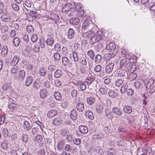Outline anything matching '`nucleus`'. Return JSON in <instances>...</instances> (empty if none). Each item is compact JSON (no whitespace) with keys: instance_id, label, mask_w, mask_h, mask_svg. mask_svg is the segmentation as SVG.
Wrapping results in <instances>:
<instances>
[{"instance_id":"obj_54","label":"nucleus","mask_w":155,"mask_h":155,"mask_svg":"<svg viewBox=\"0 0 155 155\" xmlns=\"http://www.w3.org/2000/svg\"><path fill=\"white\" fill-rule=\"evenodd\" d=\"M26 30L28 32L31 33L34 31L33 27L32 25H28L26 28Z\"/></svg>"},{"instance_id":"obj_57","label":"nucleus","mask_w":155,"mask_h":155,"mask_svg":"<svg viewBox=\"0 0 155 155\" xmlns=\"http://www.w3.org/2000/svg\"><path fill=\"white\" fill-rule=\"evenodd\" d=\"M126 92L128 95L129 96H132L134 93V90L131 88L127 90Z\"/></svg>"},{"instance_id":"obj_32","label":"nucleus","mask_w":155,"mask_h":155,"mask_svg":"<svg viewBox=\"0 0 155 155\" xmlns=\"http://www.w3.org/2000/svg\"><path fill=\"white\" fill-rule=\"evenodd\" d=\"M54 40L52 38L50 37L47 39L46 41L47 44L49 46H51L53 45L54 43Z\"/></svg>"},{"instance_id":"obj_20","label":"nucleus","mask_w":155,"mask_h":155,"mask_svg":"<svg viewBox=\"0 0 155 155\" xmlns=\"http://www.w3.org/2000/svg\"><path fill=\"white\" fill-rule=\"evenodd\" d=\"M33 78L31 76L28 77L26 79L25 84L26 86L28 87L30 86L32 83L33 81Z\"/></svg>"},{"instance_id":"obj_9","label":"nucleus","mask_w":155,"mask_h":155,"mask_svg":"<svg viewBox=\"0 0 155 155\" xmlns=\"http://www.w3.org/2000/svg\"><path fill=\"white\" fill-rule=\"evenodd\" d=\"M116 51H114L113 52H110V53L106 54L104 55L105 58L107 60H109L112 58H114L116 54Z\"/></svg>"},{"instance_id":"obj_52","label":"nucleus","mask_w":155,"mask_h":155,"mask_svg":"<svg viewBox=\"0 0 155 155\" xmlns=\"http://www.w3.org/2000/svg\"><path fill=\"white\" fill-rule=\"evenodd\" d=\"M133 63L130 62H128L125 65V68L129 70H131L132 69Z\"/></svg>"},{"instance_id":"obj_56","label":"nucleus","mask_w":155,"mask_h":155,"mask_svg":"<svg viewBox=\"0 0 155 155\" xmlns=\"http://www.w3.org/2000/svg\"><path fill=\"white\" fill-rule=\"evenodd\" d=\"M134 86L137 89H139L141 86V83L139 81H136L134 83Z\"/></svg>"},{"instance_id":"obj_58","label":"nucleus","mask_w":155,"mask_h":155,"mask_svg":"<svg viewBox=\"0 0 155 155\" xmlns=\"http://www.w3.org/2000/svg\"><path fill=\"white\" fill-rule=\"evenodd\" d=\"M54 49L55 51L57 52H59L61 51V48L60 45L56 43L54 46Z\"/></svg>"},{"instance_id":"obj_2","label":"nucleus","mask_w":155,"mask_h":155,"mask_svg":"<svg viewBox=\"0 0 155 155\" xmlns=\"http://www.w3.org/2000/svg\"><path fill=\"white\" fill-rule=\"evenodd\" d=\"M0 18L2 21L4 22H9L11 21V17L9 13L5 12L2 15Z\"/></svg>"},{"instance_id":"obj_41","label":"nucleus","mask_w":155,"mask_h":155,"mask_svg":"<svg viewBox=\"0 0 155 155\" xmlns=\"http://www.w3.org/2000/svg\"><path fill=\"white\" fill-rule=\"evenodd\" d=\"M117 74L119 76H124L126 74L125 71L124 69H121L117 71Z\"/></svg>"},{"instance_id":"obj_12","label":"nucleus","mask_w":155,"mask_h":155,"mask_svg":"<svg viewBox=\"0 0 155 155\" xmlns=\"http://www.w3.org/2000/svg\"><path fill=\"white\" fill-rule=\"evenodd\" d=\"M95 106L97 113L98 114H101L103 111V109L102 104L98 103L96 104Z\"/></svg>"},{"instance_id":"obj_46","label":"nucleus","mask_w":155,"mask_h":155,"mask_svg":"<svg viewBox=\"0 0 155 155\" xmlns=\"http://www.w3.org/2000/svg\"><path fill=\"white\" fill-rule=\"evenodd\" d=\"M123 81L120 79L117 80L115 82V88L118 87L120 86L123 83Z\"/></svg>"},{"instance_id":"obj_26","label":"nucleus","mask_w":155,"mask_h":155,"mask_svg":"<svg viewBox=\"0 0 155 155\" xmlns=\"http://www.w3.org/2000/svg\"><path fill=\"white\" fill-rule=\"evenodd\" d=\"M74 31L72 28H70L68 31V38L71 39L74 37Z\"/></svg>"},{"instance_id":"obj_49","label":"nucleus","mask_w":155,"mask_h":155,"mask_svg":"<svg viewBox=\"0 0 155 155\" xmlns=\"http://www.w3.org/2000/svg\"><path fill=\"white\" fill-rule=\"evenodd\" d=\"M67 13L69 16H71L75 15L76 12L74 10V8H72L68 11Z\"/></svg>"},{"instance_id":"obj_4","label":"nucleus","mask_w":155,"mask_h":155,"mask_svg":"<svg viewBox=\"0 0 155 155\" xmlns=\"http://www.w3.org/2000/svg\"><path fill=\"white\" fill-rule=\"evenodd\" d=\"M25 72L24 70H21L19 71L18 76H15L14 75L13 77L14 79L16 80H18L21 81L23 80L25 76Z\"/></svg>"},{"instance_id":"obj_61","label":"nucleus","mask_w":155,"mask_h":155,"mask_svg":"<svg viewBox=\"0 0 155 155\" xmlns=\"http://www.w3.org/2000/svg\"><path fill=\"white\" fill-rule=\"evenodd\" d=\"M48 69L50 71H52L56 69V66L54 65H50L48 66Z\"/></svg>"},{"instance_id":"obj_63","label":"nucleus","mask_w":155,"mask_h":155,"mask_svg":"<svg viewBox=\"0 0 155 155\" xmlns=\"http://www.w3.org/2000/svg\"><path fill=\"white\" fill-rule=\"evenodd\" d=\"M80 61H81V64L83 65H85L87 64V61L85 58L82 56L81 57L80 59Z\"/></svg>"},{"instance_id":"obj_59","label":"nucleus","mask_w":155,"mask_h":155,"mask_svg":"<svg viewBox=\"0 0 155 155\" xmlns=\"http://www.w3.org/2000/svg\"><path fill=\"white\" fill-rule=\"evenodd\" d=\"M21 140L22 142L26 143L28 140L27 136L26 135H23L21 138Z\"/></svg>"},{"instance_id":"obj_3","label":"nucleus","mask_w":155,"mask_h":155,"mask_svg":"<svg viewBox=\"0 0 155 155\" xmlns=\"http://www.w3.org/2000/svg\"><path fill=\"white\" fill-rule=\"evenodd\" d=\"M94 32L93 31L90 30L89 31L84 33L83 36L86 39L90 40V43L91 44L92 42V39L94 37Z\"/></svg>"},{"instance_id":"obj_44","label":"nucleus","mask_w":155,"mask_h":155,"mask_svg":"<svg viewBox=\"0 0 155 155\" xmlns=\"http://www.w3.org/2000/svg\"><path fill=\"white\" fill-rule=\"evenodd\" d=\"M108 94L111 98H115L117 95V93L114 91H110L108 92Z\"/></svg>"},{"instance_id":"obj_64","label":"nucleus","mask_w":155,"mask_h":155,"mask_svg":"<svg viewBox=\"0 0 155 155\" xmlns=\"http://www.w3.org/2000/svg\"><path fill=\"white\" fill-rule=\"evenodd\" d=\"M35 140L38 142H41L43 140L42 136L40 135H37L35 137Z\"/></svg>"},{"instance_id":"obj_36","label":"nucleus","mask_w":155,"mask_h":155,"mask_svg":"<svg viewBox=\"0 0 155 155\" xmlns=\"http://www.w3.org/2000/svg\"><path fill=\"white\" fill-rule=\"evenodd\" d=\"M105 115L106 117L108 119H110L113 117L112 112L108 110H105Z\"/></svg>"},{"instance_id":"obj_60","label":"nucleus","mask_w":155,"mask_h":155,"mask_svg":"<svg viewBox=\"0 0 155 155\" xmlns=\"http://www.w3.org/2000/svg\"><path fill=\"white\" fill-rule=\"evenodd\" d=\"M2 133L4 137H7L8 136V130L6 128L2 129Z\"/></svg>"},{"instance_id":"obj_47","label":"nucleus","mask_w":155,"mask_h":155,"mask_svg":"<svg viewBox=\"0 0 155 155\" xmlns=\"http://www.w3.org/2000/svg\"><path fill=\"white\" fill-rule=\"evenodd\" d=\"M87 54L91 60H93L94 59V54L92 50L89 51L87 53Z\"/></svg>"},{"instance_id":"obj_22","label":"nucleus","mask_w":155,"mask_h":155,"mask_svg":"<svg viewBox=\"0 0 155 155\" xmlns=\"http://www.w3.org/2000/svg\"><path fill=\"white\" fill-rule=\"evenodd\" d=\"M47 91L44 88L41 90L39 91L40 97L42 99L45 98L47 95Z\"/></svg>"},{"instance_id":"obj_14","label":"nucleus","mask_w":155,"mask_h":155,"mask_svg":"<svg viewBox=\"0 0 155 155\" xmlns=\"http://www.w3.org/2000/svg\"><path fill=\"white\" fill-rule=\"evenodd\" d=\"M80 132L82 134H85L88 131L87 127L84 125H80L78 127Z\"/></svg>"},{"instance_id":"obj_45","label":"nucleus","mask_w":155,"mask_h":155,"mask_svg":"<svg viewBox=\"0 0 155 155\" xmlns=\"http://www.w3.org/2000/svg\"><path fill=\"white\" fill-rule=\"evenodd\" d=\"M127 60L126 59H124L122 60L120 63V66L121 68H123L124 66L125 67V65L127 62Z\"/></svg>"},{"instance_id":"obj_8","label":"nucleus","mask_w":155,"mask_h":155,"mask_svg":"<svg viewBox=\"0 0 155 155\" xmlns=\"http://www.w3.org/2000/svg\"><path fill=\"white\" fill-rule=\"evenodd\" d=\"M72 4L70 3H68L65 4L64 6L62 8L61 10L62 12H66L72 8Z\"/></svg>"},{"instance_id":"obj_35","label":"nucleus","mask_w":155,"mask_h":155,"mask_svg":"<svg viewBox=\"0 0 155 155\" xmlns=\"http://www.w3.org/2000/svg\"><path fill=\"white\" fill-rule=\"evenodd\" d=\"M127 87L128 86L126 83L123 84L120 90V91L122 94H123L126 91H127Z\"/></svg>"},{"instance_id":"obj_13","label":"nucleus","mask_w":155,"mask_h":155,"mask_svg":"<svg viewBox=\"0 0 155 155\" xmlns=\"http://www.w3.org/2000/svg\"><path fill=\"white\" fill-rule=\"evenodd\" d=\"M69 22L71 25H75L78 24L80 22V19L78 17H75L70 19Z\"/></svg>"},{"instance_id":"obj_43","label":"nucleus","mask_w":155,"mask_h":155,"mask_svg":"<svg viewBox=\"0 0 155 155\" xmlns=\"http://www.w3.org/2000/svg\"><path fill=\"white\" fill-rule=\"evenodd\" d=\"M78 85L79 87V88L81 90H84L86 89V85L82 82H78Z\"/></svg>"},{"instance_id":"obj_23","label":"nucleus","mask_w":155,"mask_h":155,"mask_svg":"<svg viewBox=\"0 0 155 155\" xmlns=\"http://www.w3.org/2000/svg\"><path fill=\"white\" fill-rule=\"evenodd\" d=\"M70 116L72 120L74 121L76 119L77 115V111L75 109H73L71 111Z\"/></svg>"},{"instance_id":"obj_1","label":"nucleus","mask_w":155,"mask_h":155,"mask_svg":"<svg viewBox=\"0 0 155 155\" xmlns=\"http://www.w3.org/2000/svg\"><path fill=\"white\" fill-rule=\"evenodd\" d=\"M92 24L91 21L88 20H85L82 24V30L90 31L91 29Z\"/></svg>"},{"instance_id":"obj_31","label":"nucleus","mask_w":155,"mask_h":155,"mask_svg":"<svg viewBox=\"0 0 155 155\" xmlns=\"http://www.w3.org/2000/svg\"><path fill=\"white\" fill-rule=\"evenodd\" d=\"M62 121V119L61 118H57L53 120V124L55 125H59L61 124Z\"/></svg>"},{"instance_id":"obj_42","label":"nucleus","mask_w":155,"mask_h":155,"mask_svg":"<svg viewBox=\"0 0 155 155\" xmlns=\"http://www.w3.org/2000/svg\"><path fill=\"white\" fill-rule=\"evenodd\" d=\"M31 51V50L25 49L23 51V53L25 56L29 57H30Z\"/></svg>"},{"instance_id":"obj_53","label":"nucleus","mask_w":155,"mask_h":155,"mask_svg":"<svg viewBox=\"0 0 155 155\" xmlns=\"http://www.w3.org/2000/svg\"><path fill=\"white\" fill-rule=\"evenodd\" d=\"M33 51L35 53L38 52L40 51L39 46L37 44H35L33 48Z\"/></svg>"},{"instance_id":"obj_55","label":"nucleus","mask_w":155,"mask_h":155,"mask_svg":"<svg viewBox=\"0 0 155 155\" xmlns=\"http://www.w3.org/2000/svg\"><path fill=\"white\" fill-rule=\"evenodd\" d=\"M60 55L58 53H55L54 54V58L55 61H58L60 60Z\"/></svg>"},{"instance_id":"obj_17","label":"nucleus","mask_w":155,"mask_h":155,"mask_svg":"<svg viewBox=\"0 0 155 155\" xmlns=\"http://www.w3.org/2000/svg\"><path fill=\"white\" fill-rule=\"evenodd\" d=\"M57 114V111L55 110H49L47 113V116L49 118L52 117Z\"/></svg>"},{"instance_id":"obj_10","label":"nucleus","mask_w":155,"mask_h":155,"mask_svg":"<svg viewBox=\"0 0 155 155\" xmlns=\"http://www.w3.org/2000/svg\"><path fill=\"white\" fill-rule=\"evenodd\" d=\"M116 45L114 42H110L109 44H107L106 46V49L108 50L111 51L113 52L115 50Z\"/></svg>"},{"instance_id":"obj_16","label":"nucleus","mask_w":155,"mask_h":155,"mask_svg":"<svg viewBox=\"0 0 155 155\" xmlns=\"http://www.w3.org/2000/svg\"><path fill=\"white\" fill-rule=\"evenodd\" d=\"M2 88L5 92H9L10 90V85L9 84H5L2 85Z\"/></svg>"},{"instance_id":"obj_48","label":"nucleus","mask_w":155,"mask_h":155,"mask_svg":"<svg viewBox=\"0 0 155 155\" xmlns=\"http://www.w3.org/2000/svg\"><path fill=\"white\" fill-rule=\"evenodd\" d=\"M18 68L17 66H15L12 67L11 69V74H16V73L18 71Z\"/></svg>"},{"instance_id":"obj_5","label":"nucleus","mask_w":155,"mask_h":155,"mask_svg":"<svg viewBox=\"0 0 155 155\" xmlns=\"http://www.w3.org/2000/svg\"><path fill=\"white\" fill-rule=\"evenodd\" d=\"M76 102V107L77 110L81 112H82L84 110V104L79 101V100H75Z\"/></svg>"},{"instance_id":"obj_39","label":"nucleus","mask_w":155,"mask_h":155,"mask_svg":"<svg viewBox=\"0 0 155 155\" xmlns=\"http://www.w3.org/2000/svg\"><path fill=\"white\" fill-rule=\"evenodd\" d=\"M20 43V40L18 37H15L13 40V43L16 47L18 46Z\"/></svg>"},{"instance_id":"obj_33","label":"nucleus","mask_w":155,"mask_h":155,"mask_svg":"<svg viewBox=\"0 0 155 155\" xmlns=\"http://www.w3.org/2000/svg\"><path fill=\"white\" fill-rule=\"evenodd\" d=\"M63 73L61 70L58 69L54 72V76L56 78H59L61 76Z\"/></svg>"},{"instance_id":"obj_38","label":"nucleus","mask_w":155,"mask_h":155,"mask_svg":"<svg viewBox=\"0 0 155 155\" xmlns=\"http://www.w3.org/2000/svg\"><path fill=\"white\" fill-rule=\"evenodd\" d=\"M8 108L12 110H15L16 107V104L11 101L9 102Z\"/></svg>"},{"instance_id":"obj_11","label":"nucleus","mask_w":155,"mask_h":155,"mask_svg":"<svg viewBox=\"0 0 155 155\" xmlns=\"http://www.w3.org/2000/svg\"><path fill=\"white\" fill-rule=\"evenodd\" d=\"M113 113L117 116H121L122 113L120 108L118 107H115L112 109Z\"/></svg>"},{"instance_id":"obj_18","label":"nucleus","mask_w":155,"mask_h":155,"mask_svg":"<svg viewBox=\"0 0 155 155\" xmlns=\"http://www.w3.org/2000/svg\"><path fill=\"white\" fill-rule=\"evenodd\" d=\"M123 110L124 113L128 114L131 113L132 111V107L128 105L124 106Z\"/></svg>"},{"instance_id":"obj_27","label":"nucleus","mask_w":155,"mask_h":155,"mask_svg":"<svg viewBox=\"0 0 155 155\" xmlns=\"http://www.w3.org/2000/svg\"><path fill=\"white\" fill-rule=\"evenodd\" d=\"M54 96L57 100H61L62 98L61 94L58 91H55L54 92Z\"/></svg>"},{"instance_id":"obj_6","label":"nucleus","mask_w":155,"mask_h":155,"mask_svg":"<svg viewBox=\"0 0 155 155\" xmlns=\"http://www.w3.org/2000/svg\"><path fill=\"white\" fill-rule=\"evenodd\" d=\"M114 63L113 62L108 63L105 68V71L106 73H111L114 68Z\"/></svg>"},{"instance_id":"obj_24","label":"nucleus","mask_w":155,"mask_h":155,"mask_svg":"<svg viewBox=\"0 0 155 155\" xmlns=\"http://www.w3.org/2000/svg\"><path fill=\"white\" fill-rule=\"evenodd\" d=\"M94 76L91 75H89L88 77L85 80V82L87 83V85L91 84L92 81H94Z\"/></svg>"},{"instance_id":"obj_21","label":"nucleus","mask_w":155,"mask_h":155,"mask_svg":"<svg viewBox=\"0 0 155 155\" xmlns=\"http://www.w3.org/2000/svg\"><path fill=\"white\" fill-rule=\"evenodd\" d=\"M8 48L6 45L3 46L1 50V54L3 57H5L8 54Z\"/></svg>"},{"instance_id":"obj_29","label":"nucleus","mask_w":155,"mask_h":155,"mask_svg":"<svg viewBox=\"0 0 155 155\" xmlns=\"http://www.w3.org/2000/svg\"><path fill=\"white\" fill-rule=\"evenodd\" d=\"M62 62L63 64L65 66H69L70 65V61L67 58L64 57L62 58Z\"/></svg>"},{"instance_id":"obj_51","label":"nucleus","mask_w":155,"mask_h":155,"mask_svg":"<svg viewBox=\"0 0 155 155\" xmlns=\"http://www.w3.org/2000/svg\"><path fill=\"white\" fill-rule=\"evenodd\" d=\"M82 6L81 5L80 3H78V4L76 5L75 7L73 8H74V10L75 11L78 12L80 10Z\"/></svg>"},{"instance_id":"obj_15","label":"nucleus","mask_w":155,"mask_h":155,"mask_svg":"<svg viewBox=\"0 0 155 155\" xmlns=\"http://www.w3.org/2000/svg\"><path fill=\"white\" fill-rule=\"evenodd\" d=\"M23 125L24 129L26 130H30L32 128V126L31 125L29 122L27 120L24 121Z\"/></svg>"},{"instance_id":"obj_19","label":"nucleus","mask_w":155,"mask_h":155,"mask_svg":"<svg viewBox=\"0 0 155 155\" xmlns=\"http://www.w3.org/2000/svg\"><path fill=\"white\" fill-rule=\"evenodd\" d=\"M1 32L4 34H7L8 31V26L5 24H2L1 25L0 28Z\"/></svg>"},{"instance_id":"obj_50","label":"nucleus","mask_w":155,"mask_h":155,"mask_svg":"<svg viewBox=\"0 0 155 155\" xmlns=\"http://www.w3.org/2000/svg\"><path fill=\"white\" fill-rule=\"evenodd\" d=\"M154 80L153 79H150L147 82L146 86V87H150L151 86H152Z\"/></svg>"},{"instance_id":"obj_37","label":"nucleus","mask_w":155,"mask_h":155,"mask_svg":"<svg viewBox=\"0 0 155 155\" xmlns=\"http://www.w3.org/2000/svg\"><path fill=\"white\" fill-rule=\"evenodd\" d=\"M87 101L88 104L90 105H92L95 102V99L92 97H90L87 98Z\"/></svg>"},{"instance_id":"obj_62","label":"nucleus","mask_w":155,"mask_h":155,"mask_svg":"<svg viewBox=\"0 0 155 155\" xmlns=\"http://www.w3.org/2000/svg\"><path fill=\"white\" fill-rule=\"evenodd\" d=\"M11 138L12 140L15 143L17 139V134L14 133L12 134Z\"/></svg>"},{"instance_id":"obj_40","label":"nucleus","mask_w":155,"mask_h":155,"mask_svg":"<svg viewBox=\"0 0 155 155\" xmlns=\"http://www.w3.org/2000/svg\"><path fill=\"white\" fill-rule=\"evenodd\" d=\"M101 60V56L100 54L96 55L94 61L95 63L96 64H98L100 63Z\"/></svg>"},{"instance_id":"obj_25","label":"nucleus","mask_w":155,"mask_h":155,"mask_svg":"<svg viewBox=\"0 0 155 155\" xmlns=\"http://www.w3.org/2000/svg\"><path fill=\"white\" fill-rule=\"evenodd\" d=\"M64 140H61L59 141L58 144L57 149L58 150H63L64 145Z\"/></svg>"},{"instance_id":"obj_30","label":"nucleus","mask_w":155,"mask_h":155,"mask_svg":"<svg viewBox=\"0 0 155 155\" xmlns=\"http://www.w3.org/2000/svg\"><path fill=\"white\" fill-rule=\"evenodd\" d=\"M39 73L40 75L42 76L45 77L46 74V71L45 69L42 67L39 68Z\"/></svg>"},{"instance_id":"obj_7","label":"nucleus","mask_w":155,"mask_h":155,"mask_svg":"<svg viewBox=\"0 0 155 155\" xmlns=\"http://www.w3.org/2000/svg\"><path fill=\"white\" fill-rule=\"evenodd\" d=\"M103 39V37L102 35H94V37L92 39V42L91 44H93L95 42L99 41H100L102 40Z\"/></svg>"},{"instance_id":"obj_34","label":"nucleus","mask_w":155,"mask_h":155,"mask_svg":"<svg viewBox=\"0 0 155 155\" xmlns=\"http://www.w3.org/2000/svg\"><path fill=\"white\" fill-rule=\"evenodd\" d=\"M19 58V57L18 56H15L12 61V65L15 66L16 65L18 61Z\"/></svg>"},{"instance_id":"obj_28","label":"nucleus","mask_w":155,"mask_h":155,"mask_svg":"<svg viewBox=\"0 0 155 155\" xmlns=\"http://www.w3.org/2000/svg\"><path fill=\"white\" fill-rule=\"evenodd\" d=\"M85 114L86 117H88V118L91 120H92L94 119V117L93 114L90 111L87 110L86 111Z\"/></svg>"}]
</instances>
